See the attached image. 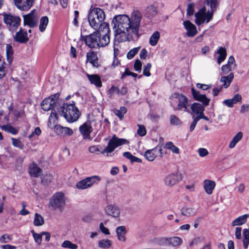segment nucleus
I'll use <instances>...</instances> for the list:
<instances>
[{
  "mask_svg": "<svg viewBox=\"0 0 249 249\" xmlns=\"http://www.w3.org/2000/svg\"><path fill=\"white\" fill-rule=\"evenodd\" d=\"M170 124L175 125H180L181 124V122L179 119L174 115H172L170 118Z\"/></svg>",
  "mask_w": 249,
  "mask_h": 249,
  "instance_id": "51",
  "label": "nucleus"
},
{
  "mask_svg": "<svg viewBox=\"0 0 249 249\" xmlns=\"http://www.w3.org/2000/svg\"><path fill=\"white\" fill-rule=\"evenodd\" d=\"M141 19L142 15L138 11H134L130 18L126 15L116 16L112 21L116 39L125 41L130 37H139Z\"/></svg>",
  "mask_w": 249,
  "mask_h": 249,
  "instance_id": "1",
  "label": "nucleus"
},
{
  "mask_svg": "<svg viewBox=\"0 0 249 249\" xmlns=\"http://www.w3.org/2000/svg\"><path fill=\"white\" fill-rule=\"evenodd\" d=\"M193 97L195 100L202 102L204 106H208L210 100L207 98L205 95L201 94L199 91L196 90L194 88L191 89Z\"/></svg>",
  "mask_w": 249,
  "mask_h": 249,
  "instance_id": "19",
  "label": "nucleus"
},
{
  "mask_svg": "<svg viewBox=\"0 0 249 249\" xmlns=\"http://www.w3.org/2000/svg\"><path fill=\"white\" fill-rule=\"evenodd\" d=\"M105 19L104 11L99 8L91 10L89 14L88 21L90 26L95 30L98 29L99 26Z\"/></svg>",
  "mask_w": 249,
  "mask_h": 249,
  "instance_id": "3",
  "label": "nucleus"
},
{
  "mask_svg": "<svg viewBox=\"0 0 249 249\" xmlns=\"http://www.w3.org/2000/svg\"><path fill=\"white\" fill-rule=\"evenodd\" d=\"M24 25H28L30 28H34L37 25L38 20V15L36 10H33L28 14L23 15Z\"/></svg>",
  "mask_w": 249,
  "mask_h": 249,
  "instance_id": "11",
  "label": "nucleus"
},
{
  "mask_svg": "<svg viewBox=\"0 0 249 249\" xmlns=\"http://www.w3.org/2000/svg\"><path fill=\"white\" fill-rule=\"evenodd\" d=\"M186 30V35L189 37H194L197 33L196 26L189 20H186L183 23Z\"/></svg>",
  "mask_w": 249,
  "mask_h": 249,
  "instance_id": "18",
  "label": "nucleus"
},
{
  "mask_svg": "<svg viewBox=\"0 0 249 249\" xmlns=\"http://www.w3.org/2000/svg\"><path fill=\"white\" fill-rule=\"evenodd\" d=\"M127 109L124 107H121L119 109H115L114 111V114L117 116L120 120L124 118V114L126 112Z\"/></svg>",
  "mask_w": 249,
  "mask_h": 249,
  "instance_id": "44",
  "label": "nucleus"
},
{
  "mask_svg": "<svg viewBox=\"0 0 249 249\" xmlns=\"http://www.w3.org/2000/svg\"><path fill=\"white\" fill-rule=\"evenodd\" d=\"M243 133L242 132H238L232 138L229 144L230 148H233L236 144L241 140L243 138Z\"/></svg>",
  "mask_w": 249,
  "mask_h": 249,
  "instance_id": "30",
  "label": "nucleus"
},
{
  "mask_svg": "<svg viewBox=\"0 0 249 249\" xmlns=\"http://www.w3.org/2000/svg\"><path fill=\"white\" fill-rule=\"evenodd\" d=\"M115 92L120 93V89L113 86L108 90V94L109 95L110 97H111Z\"/></svg>",
  "mask_w": 249,
  "mask_h": 249,
  "instance_id": "61",
  "label": "nucleus"
},
{
  "mask_svg": "<svg viewBox=\"0 0 249 249\" xmlns=\"http://www.w3.org/2000/svg\"><path fill=\"white\" fill-rule=\"evenodd\" d=\"M41 130L39 127H36L35 128L34 131L29 136V138L31 139L35 136H38L40 135Z\"/></svg>",
  "mask_w": 249,
  "mask_h": 249,
  "instance_id": "56",
  "label": "nucleus"
},
{
  "mask_svg": "<svg viewBox=\"0 0 249 249\" xmlns=\"http://www.w3.org/2000/svg\"><path fill=\"white\" fill-rule=\"evenodd\" d=\"M140 49V47L134 48L130 50L127 54V58L128 59H131L138 53Z\"/></svg>",
  "mask_w": 249,
  "mask_h": 249,
  "instance_id": "52",
  "label": "nucleus"
},
{
  "mask_svg": "<svg viewBox=\"0 0 249 249\" xmlns=\"http://www.w3.org/2000/svg\"><path fill=\"white\" fill-rule=\"evenodd\" d=\"M105 213L109 216L118 218L120 216L121 210L119 206L116 204H107L104 208Z\"/></svg>",
  "mask_w": 249,
  "mask_h": 249,
  "instance_id": "13",
  "label": "nucleus"
},
{
  "mask_svg": "<svg viewBox=\"0 0 249 249\" xmlns=\"http://www.w3.org/2000/svg\"><path fill=\"white\" fill-rule=\"evenodd\" d=\"M215 186V183L214 181L206 179L204 181V188L205 192L209 195L212 194Z\"/></svg>",
  "mask_w": 249,
  "mask_h": 249,
  "instance_id": "25",
  "label": "nucleus"
},
{
  "mask_svg": "<svg viewBox=\"0 0 249 249\" xmlns=\"http://www.w3.org/2000/svg\"><path fill=\"white\" fill-rule=\"evenodd\" d=\"M98 29H99V31L97 32H99V33L101 34V33H102L103 34L110 33L109 25L107 22L104 21L101 22V24L99 26Z\"/></svg>",
  "mask_w": 249,
  "mask_h": 249,
  "instance_id": "36",
  "label": "nucleus"
},
{
  "mask_svg": "<svg viewBox=\"0 0 249 249\" xmlns=\"http://www.w3.org/2000/svg\"><path fill=\"white\" fill-rule=\"evenodd\" d=\"M171 100L172 105L174 102L178 103V109L186 111H188V100L184 95L178 93H174L171 97Z\"/></svg>",
  "mask_w": 249,
  "mask_h": 249,
  "instance_id": "10",
  "label": "nucleus"
},
{
  "mask_svg": "<svg viewBox=\"0 0 249 249\" xmlns=\"http://www.w3.org/2000/svg\"><path fill=\"white\" fill-rule=\"evenodd\" d=\"M160 244L163 246L169 245V238H162L160 239Z\"/></svg>",
  "mask_w": 249,
  "mask_h": 249,
  "instance_id": "64",
  "label": "nucleus"
},
{
  "mask_svg": "<svg viewBox=\"0 0 249 249\" xmlns=\"http://www.w3.org/2000/svg\"><path fill=\"white\" fill-rule=\"evenodd\" d=\"M101 180L100 177L96 175L87 177L78 181L76 187L80 190L87 189L91 187L93 184H98Z\"/></svg>",
  "mask_w": 249,
  "mask_h": 249,
  "instance_id": "8",
  "label": "nucleus"
},
{
  "mask_svg": "<svg viewBox=\"0 0 249 249\" xmlns=\"http://www.w3.org/2000/svg\"><path fill=\"white\" fill-rule=\"evenodd\" d=\"M99 32H95L92 34L84 37L83 40L85 44L90 48H97L99 47L98 40Z\"/></svg>",
  "mask_w": 249,
  "mask_h": 249,
  "instance_id": "12",
  "label": "nucleus"
},
{
  "mask_svg": "<svg viewBox=\"0 0 249 249\" xmlns=\"http://www.w3.org/2000/svg\"><path fill=\"white\" fill-rule=\"evenodd\" d=\"M195 213V212L192 208L183 207L181 210V213L184 216H189L194 215Z\"/></svg>",
  "mask_w": 249,
  "mask_h": 249,
  "instance_id": "48",
  "label": "nucleus"
},
{
  "mask_svg": "<svg viewBox=\"0 0 249 249\" xmlns=\"http://www.w3.org/2000/svg\"><path fill=\"white\" fill-rule=\"evenodd\" d=\"M241 231L240 227H236L235 231V236L236 239H240L241 238Z\"/></svg>",
  "mask_w": 249,
  "mask_h": 249,
  "instance_id": "63",
  "label": "nucleus"
},
{
  "mask_svg": "<svg viewBox=\"0 0 249 249\" xmlns=\"http://www.w3.org/2000/svg\"><path fill=\"white\" fill-rule=\"evenodd\" d=\"M3 20L7 28L12 33L17 31L20 23L19 17L11 14H4Z\"/></svg>",
  "mask_w": 249,
  "mask_h": 249,
  "instance_id": "5",
  "label": "nucleus"
},
{
  "mask_svg": "<svg viewBox=\"0 0 249 249\" xmlns=\"http://www.w3.org/2000/svg\"><path fill=\"white\" fill-rule=\"evenodd\" d=\"M79 131L84 139H89L90 134L92 131L90 122H86L79 127Z\"/></svg>",
  "mask_w": 249,
  "mask_h": 249,
  "instance_id": "17",
  "label": "nucleus"
},
{
  "mask_svg": "<svg viewBox=\"0 0 249 249\" xmlns=\"http://www.w3.org/2000/svg\"><path fill=\"white\" fill-rule=\"evenodd\" d=\"M42 172L41 168L35 162H32L29 167V173L31 177L38 178Z\"/></svg>",
  "mask_w": 249,
  "mask_h": 249,
  "instance_id": "21",
  "label": "nucleus"
},
{
  "mask_svg": "<svg viewBox=\"0 0 249 249\" xmlns=\"http://www.w3.org/2000/svg\"><path fill=\"white\" fill-rule=\"evenodd\" d=\"M49 23V18L47 16L41 18L39 21V30L41 32H44Z\"/></svg>",
  "mask_w": 249,
  "mask_h": 249,
  "instance_id": "32",
  "label": "nucleus"
},
{
  "mask_svg": "<svg viewBox=\"0 0 249 249\" xmlns=\"http://www.w3.org/2000/svg\"><path fill=\"white\" fill-rule=\"evenodd\" d=\"M53 179V176L51 174H46L42 178L41 181L44 184L50 183Z\"/></svg>",
  "mask_w": 249,
  "mask_h": 249,
  "instance_id": "53",
  "label": "nucleus"
},
{
  "mask_svg": "<svg viewBox=\"0 0 249 249\" xmlns=\"http://www.w3.org/2000/svg\"><path fill=\"white\" fill-rule=\"evenodd\" d=\"M2 58V57L0 55V79H2L6 74V70L4 67L5 62Z\"/></svg>",
  "mask_w": 249,
  "mask_h": 249,
  "instance_id": "47",
  "label": "nucleus"
},
{
  "mask_svg": "<svg viewBox=\"0 0 249 249\" xmlns=\"http://www.w3.org/2000/svg\"><path fill=\"white\" fill-rule=\"evenodd\" d=\"M61 247L63 248H69L70 249H77L78 246L76 244L71 243L69 240H66L63 242Z\"/></svg>",
  "mask_w": 249,
  "mask_h": 249,
  "instance_id": "46",
  "label": "nucleus"
},
{
  "mask_svg": "<svg viewBox=\"0 0 249 249\" xmlns=\"http://www.w3.org/2000/svg\"><path fill=\"white\" fill-rule=\"evenodd\" d=\"M160 37V34L159 32H155L152 36H150L149 39V43L152 46H156Z\"/></svg>",
  "mask_w": 249,
  "mask_h": 249,
  "instance_id": "35",
  "label": "nucleus"
},
{
  "mask_svg": "<svg viewBox=\"0 0 249 249\" xmlns=\"http://www.w3.org/2000/svg\"><path fill=\"white\" fill-rule=\"evenodd\" d=\"M233 69H234L233 67H232L231 66H230L229 65H223L221 68V71L223 74H226L229 72L231 71Z\"/></svg>",
  "mask_w": 249,
  "mask_h": 249,
  "instance_id": "57",
  "label": "nucleus"
},
{
  "mask_svg": "<svg viewBox=\"0 0 249 249\" xmlns=\"http://www.w3.org/2000/svg\"><path fill=\"white\" fill-rule=\"evenodd\" d=\"M220 0H209L207 2L208 4L210 5L211 12H213L216 9Z\"/></svg>",
  "mask_w": 249,
  "mask_h": 249,
  "instance_id": "50",
  "label": "nucleus"
},
{
  "mask_svg": "<svg viewBox=\"0 0 249 249\" xmlns=\"http://www.w3.org/2000/svg\"><path fill=\"white\" fill-rule=\"evenodd\" d=\"M191 108L192 114H198L199 113L203 112L204 108L201 105L197 103H195L191 105Z\"/></svg>",
  "mask_w": 249,
  "mask_h": 249,
  "instance_id": "34",
  "label": "nucleus"
},
{
  "mask_svg": "<svg viewBox=\"0 0 249 249\" xmlns=\"http://www.w3.org/2000/svg\"><path fill=\"white\" fill-rule=\"evenodd\" d=\"M110 42L109 34H105L102 35L99 33V47H104L107 46Z\"/></svg>",
  "mask_w": 249,
  "mask_h": 249,
  "instance_id": "24",
  "label": "nucleus"
},
{
  "mask_svg": "<svg viewBox=\"0 0 249 249\" xmlns=\"http://www.w3.org/2000/svg\"><path fill=\"white\" fill-rule=\"evenodd\" d=\"M54 131L56 135L61 136H71L73 134V131L71 128L63 127L60 125H55Z\"/></svg>",
  "mask_w": 249,
  "mask_h": 249,
  "instance_id": "20",
  "label": "nucleus"
},
{
  "mask_svg": "<svg viewBox=\"0 0 249 249\" xmlns=\"http://www.w3.org/2000/svg\"><path fill=\"white\" fill-rule=\"evenodd\" d=\"M142 64L140 60L137 59L135 60L134 68L136 71L140 72L142 69Z\"/></svg>",
  "mask_w": 249,
  "mask_h": 249,
  "instance_id": "59",
  "label": "nucleus"
},
{
  "mask_svg": "<svg viewBox=\"0 0 249 249\" xmlns=\"http://www.w3.org/2000/svg\"><path fill=\"white\" fill-rule=\"evenodd\" d=\"M87 59L88 61L95 66L97 64V57L96 54L93 52L89 53L87 54Z\"/></svg>",
  "mask_w": 249,
  "mask_h": 249,
  "instance_id": "39",
  "label": "nucleus"
},
{
  "mask_svg": "<svg viewBox=\"0 0 249 249\" xmlns=\"http://www.w3.org/2000/svg\"><path fill=\"white\" fill-rule=\"evenodd\" d=\"M181 178V174L174 173L166 176L164 178V181L166 186L172 187L176 184Z\"/></svg>",
  "mask_w": 249,
  "mask_h": 249,
  "instance_id": "14",
  "label": "nucleus"
},
{
  "mask_svg": "<svg viewBox=\"0 0 249 249\" xmlns=\"http://www.w3.org/2000/svg\"><path fill=\"white\" fill-rule=\"evenodd\" d=\"M44 224L43 217L39 213H36L34 219V225L35 226H41Z\"/></svg>",
  "mask_w": 249,
  "mask_h": 249,
  "instance_id": "38",
  "label": "nucleus"
},
{
  "mask_svg": "<svg viewBox=\"0 0 249 249\" xmlns=\"http://www.w3.org/2000/svg\"><path fill=\"white\" fill-rule=\"evenodd\" d=\"M5 53L6 60L9 65L12 64L14 60V52L13 47L9 44L5 45Z\"/></svg>",
  "mask_w": 249,
  "mask_h": 249,
  "instance_id": "22",
  "label": "nucleus"
},
{
  "mask_svg": "<svg viewBox=\"0 0 249 249\" xmlns=\"http://www.w3.org/2000/svg\"><path fill=\"white\" fill-rule=\"evenodd\" d=\"M59 111L61 115L70 123L76 121L80 116V112L73 102L71 104H64Z\"/></svg>",
  "mask_w": 249,
  "mask_h": 249,
  "instance_id": "2",
  "label": "nucleus"
},
{
  "mask_svg": "<svg viewBox=\"0 0 249 249\" xmlns=\"http://www.w3.org/2000/svg\"><path fill=\"white\" fill-rule=\"evenodd\" d=\"M138 129L137 130V134L141 137L145 136L146 134V130L144 125H138Z\"/></svg>",
  "mask_w": 249,
  "mask_h": 249,
  "instance_id": "54",
  "label": "nucleus"
},
{
  "mask_svg": "<svg viewBox=\"0 0 249 249\" xmlns=\"http://www.w3.org/2000/svg\"><path fill=\"white\" fill-rule=\"evenodd\" d=\"M158 149L157 147L146 150L144 154V156L148 161H152L156 158L158 154Z\"/></svg>",
  "mask_w": 249,
  "mask_h": 249,
  "instance_id": "26",
  "label": "nucleus"
},
{
  "mask_svg": "<svg viewBox=\"0 0 249 249\" xmlns=\"http://www.w3.org/2000/svg\"><path fill=\"white\" fill-rule=\"evenodd\" d=\"M118 239L121 242L125 241V235L127 232L125 227L124 226L118 227L116 230Z\"/></svg>",
  "mask_w": 249,
  "mask_h": 249,
  "instance_id": "27",
  "label": "nucleus"
},
{
  "mask_svg": "<svg viewBox=\"0 0 249 249\" xmlns=\"http://www.w3.org/2000/svg\"><path fill=\"white\" fill-rule=\"evenodd\" d=\"M152 65L150 63H147L143 68V74L146 76H149L151 75L150 70L151 68Z\"/></svg>",
  "mask_w": 249,
  "mask_h": 249,
  "instance_id": "55",
  "label": "nucleus"
},
{
  "mask_svg": "<svg viewBox=\"0 0 249 249\" xmlns=\"http://www.w3.org/2000/svg\"><path fill=\"white\" fill-rule=\"evenodd\" d=\"M31 233H32L35 242L37 245H40L42 240V232L40 233H37L35 232L34 231H32Z\"/></svg>",
  "mask_w": 249,
  "mask_h": 249,
  "instance_id": "45",
  "label": "nucleus"
},
{
  "mask_svg": "<svg viewBox=\"0 0 249 249\" xmlns=\"http://www.w3.org/2000/svg\"><path fill=\"white\" fill-rule=\"evenodd\" d=\"M233 77L234 76L233 73H230L228 76L221 77L220 81L221 83H223V86L225 88H227L229 87L233 78Z\"/></svg>",
  "mask_w": 249,
  "mask_h": 249,
  "instance_id": "29",
  "label": "nucleus"
},
{
  "mask_svg": "<svg viewBox=\"0 0 249 249\" xmlns=\"http://www.w3.org/2000/svg\"><path fill=\"white\" fill-rule=\"evenodd\" d=\"M14 39L20 43H26L29 40L27 31L21 28L19 31L16 33L14 36Z\"/></svg>",
  "mask_w": 249,
  "mask_h": 249,
  "instance_id": "15",
  "label": "nucleus"
},
{
  "mask_svg": "<svg viewBox=\"0 0 249 249\" xmlns=\"http://www.w3.org/2000/svg\"><path fill=\"white\" fill-rule=\"evenodd\" d=\"M165 148L169 150L173 154H179L180 153L179 149L172 142H168L165 143Z\"/></svg>",
  "mask_w": 249,
  "mask_h": 249,
  "instance_id": "33",
  "label": "nucleus"
},
{
  "mask_svg": "<svg viewBox=\"0 0 249 249\" xmlns=\"http://www.w3.org/2000/svg\"><path fill=\"white\" fill-rule=\"evenodd\" d=\"M196 87L198 89L205 90H207L209 89H210L211 88V85H205L200 83H197L196 84Z\"/></svg>",
  "mask_w": 249,
  "mask_h": 249,
  "instance_id": "62",
  "label": "nucleus"
},
{
  "mask_svg": "<svg viewBox=\"0 0 249 249\" xmlns=\"http://www.w3.org/2000/svg\"><path fill=\"white\" fill-rule=\"evenodd\" d=\"M0 128L5 131L11 133L13 135H16L18 132V130L9 124L1 125L0 126Z\"/></svg>",
  "mask_w": 249,
  "mask_h": 249,
  "instance_id": "42",
  "label": "nucleus"
},
{
  "mask_svg": "<svg viewBox=\"0 0 249 249\" xmlns=\"http://www.w3.org/2000/svg\"><path fill=\"white\" fill-rule=\"evenodd\" d=\"M66 204L65 195L61 192L54 193L50 198L49 207L53 210L62 211Z\"/></svg>",
  "mask_w": 249,
  "mask_h": 249,
  "instance_id": "4",
  "label": "nucleus"
},
{
  "mask_svg": "<svg viewBox=\"0 0 249 249\" xmlns=\"http://www.w3.org/2000/svg\"><path fill=\"white\" fill-rule=\"evenodd\" d=\"M11 140L13 146L21 149H23L24 144L19 139L12 138H11Z\"/></svg>",
  "mask_w": 249,
  "mask_h": 249,
  "instance_id": "49",
  "label": "nucleus"
},
{
  "mask_svg": "<svg viewBox=\"0 0 249 249\" xmlns=\"http://www.w3.org/2000/svg\"><path fill=\"white\" fill-rule=\"evenodd\" d=\"M127 143V141L124 139H119L115 135L109 140L107 146L100 152L101 154H107L112 152L117 147Z\"/></svg>",
  "mask_w": 249,
  "mask_h": 249,
  "instance_id": "6",
  "label": "nucleus"
},
{
  "mask_svg": "<svg viewBox=\"0 0 249 249\" xmlns=\"http://www.w3.org/2000/svg\"><path fill=\"white\" fill-rule=\"evenodd\" d=\"M243 244L244 248L247 249L249 244V229H244L243 231Z\"/></svg>",
  "mask_w": 249,
  "mask_h": 249,
  "instance_id": "37",
  "label": "nucleus"
},
{
  "mask_svg": "<svg viewBox=\"0 0 249 249\" xmlns=\"http://www.w3.org/2000/svg\"><path fill=\"white\" fill-rule=\"evenodd\" d=\"M87 77L91 84L94 85L97 88H100L102 86L100 77L97 74H87Z\"/></svg>",
  "mask_w": 249,
  "mask_h": 249,
  "instance_id": "23",
  "label": "nucleus"
},
{
  "mask_svg": "<svg viewBox=\"0 0 249 249\" xmlns=\"http://www.w3.org/2000/svg\"><path fill=\"white\" fill-rule=\"evenodd\" d=\"M213 16L212 12L208 11L206 13L204 9H201L195 14V23L197 25L203 24L205 21L206 23H208L212 19Z\"/></svg>",
  "mask_w": 249,
  "mask_h": 249,
  "instance_id": "9",
  "label": "nucleus"
},
{
  "mask_svg": "<svg viewBox=\"0 0 249 249\" xmlns=\"http://www.w3.org/2000/svg\"><path fill=\"white\" fill-rule=\"evenodd\" d=\"M123 155L124 157L130 160L131 161V162L132 163H133L134 162H136L138 163H141L142 161V160L141 159L137 158L135 156H134L129 152H125L123 153Z\"/></svg>",
  "mask_w": 249,
  "mask_h": 249,
  "instance_id": "41",
  "label": "nucleus"
},
{
  "mask_svg": "<svg viewBox=\"0 0 249 249\" xmlns=\"http://www.w3.org/2000/svg\"><path fill=\"white\" fill-rule=\"evenodd\" d=\"M59 94L58 93L51 95L48 98H45L41 103V107L45 111H49L56 108L58 105V98Z\"/></svg>",
  "mask_w": 249,
  "mask_h": 249,
  "instance_id": "7",
  "label": "nucleus"
},
{
  "mask_svg": "<svg viewBox=\"0 0 249 249\" xmlns=\"http://www.w3.org/2000/svg\"><path fill=\"white\" fill-rule=\"evenodd\" d=\"M111 242L110 240L107 239L101 240L98 242V246L102 249H108L110 247Z\"/></svg>",
  "mask_w": 249,
  "mask_h": 249,
  "instance_id": "43",
  "label": "nucleus"
},
{
  "mask_svg": "<svg viewBox=\"0 0 249 249\" xmlns=\"http://www.w3.org/2000/svg\"><path fill=\"white\" fill-rule=\"evenodd\" d=\"M100 231L106 235H109L110 232L107 228L105 227L103 223H101L99 225Z\"/></svg>",
  "mask_w": 249,
  "mask_h": 249,
  "instance_id": "60",
  "label": "nucleus"
},
{
  "mask_svg": "<svg viewBox=\"0 0 249 249\" xmlns=\"http://www.w3.org/2000/svg\"><path fill=\"white\" fill-rule=\"evenodd\" d=\"M219 56L217 58V63L220 64L222 63L226 58L227 56V52L225 48L220 47L217 51Z\"/></svg>",
  "mask_w": 249,
  "mask_h": 249,
  "instance_id": "31",
  "label": "nucleus"
},
{
  "mask_svg": "<svg viewBox=\"0 0 249 249\" xmlns=\"http://www.w3.org/2000/svg\"><path fill=\"white\" fill-rule=\"evenodd\" d=\"M197 152L199 156L201 157H205L209 154L208 151L204 148H199L197 150Z\"/></svg>",
  "mask_w": 249,
  "mask_h": 249,
  "instance_id": "58",
  "label": "nucleus"
},
{
  "mask_svg": "<svg viewBox=\"0 0 249 249\" xmlns=\"http://www.w3.org/2000/svg\"><path fill=\"white\" fill-rule=\"evenodd\" d=\"M182 240L181 238L177 236H174L169 238V245L173 247H177L181 245Z\"/></svg>",
  "mask_w": 249,
  "mask_h": 249,
  "instance_id": "40",
  "label": "nucleus"
},
{
  "mask_svg": "<svg viewBox=\"0 0 249 249\" xmlns=\"http://www.w3.org/2000/svg\"><path fill=\"white\" fill-rule=\"evenodd\" d=\"M249 214H246L240 216L237 218L235 219L231 223V225L233 227L236 226H241L245 224L249 217Z\"/></svg>",
  "mask_w": 249,
  "mask_h": 249,
  "instance_id": "28",
  "label": "nucleus"
},
{
  "mask_svg": "<svg viewBox=\"0 0 249 249\" xmlns=\"http://www.w3.org/2000/svg\"><path fill=\"white\" fill-rule=\"evenodd\" d=\"M14 1L18 9L27 11L32 6L34 0H14Z\"/></svg>",
  "mask_w": 249,
  "mask_h": 249,
  "instance_id": "16",
  "label": "nucleus"
}]
</instances>
